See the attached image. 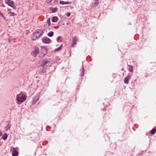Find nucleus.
Masks as SVG:
<instances>
[{"label": "nucleus", "mask_w": 156, "mask_h": 156, "mask_svg": "<svg viewBox=\"0 0 156 156\" xmlns=\"http://www.w3.org/2000/svg\"><path fill=\"white\" fill-rule=\"evenodd\" d=\"M41 33L40 31H36L31 36V38L33 40H35L39 38L41 36Z\"/></svg>", "instance_id": "1"}, {"label": "nucleus", "mask_w": 156, "mask_h": 156, "mask_svg": "<svg viewBox=\"0 0 156 156\" xmlns=\"http://www.w3.org/2000/svg\"><path fill=\"white\" fill-rule=\"evenodd\" d=\"M79 40L78 37L76 36H74L72 40V44L71 45V47L73 48L75 47L76 44L77 42L79 41Z\"/></svg>", "instance_id": "2"}, {"label": "nucleus", "mask_w": 156, "mask_h": 156, "mask_svg": "<svg viewBox=\"0 0 156 156\" xmlns=\"http://www.w3.org/2000/svg\"><path fill=\"white\" fill-rule=\"evenodd\" d=\"M47 53L46 49L44 48H42L41 50L40 57H42Z\"/></svg>", "instance_id": "3"}, {"label": "nucleus", "mask_w": 156, "mask_h": 156, "mask_svg": "<svg viewBox=\"0 0 156 156\" xmlns=\"http://www.w3.org/2000/svg\"><path fill=\"white\" fill-rule=\"evenodd\" d=\"M6 3L8 5L12 8L14 9H16V7L13 4V2H12L10 0H8Z\"/></svg>", "instance_id": "4"}, {"label": "nucleus", "mask_w": 156, "mask_h": 156, "mask_svg": "<svg viewBox=\"0 0 156 156\" xmlns=\"http://www.w3.org/2000/svg\"><path fill=\"white\" fill-rule=\"evenodd\" d=\"M39 48L37 47H36L35 48L34 50L32 52L31 54L33 56L36 57L37 55L39 53Z\"/></svg>", "instance_id": "5"}, {"label": "nucleus", "mask_w": 156, "mask_h": 156, "mask_svg": "<svg viewBox=\"0 0 156 156\" xmlns=\"http://www.w3.org/2000/svg\"><path fill=\"white\" fill-rule=\"evenodd\" d=\"M16 99L19 101H23L26 100V98L24 96H21L20 97H19L18 95H17Z\"/></svg>", "instance_id": "6"}, {"label": "nucleus", "mask_w": 156, "mask_h": 156, "mask_svg": "<svg viewBox=\"0 0 156 156\" xmlns=\"http://www.w3.org/2000/svg\"><path fill=\"white\" fill-rule=\"evenodd\" d=\"M42 41L44 43L48 44L50 42L51 40L47 37H44L42 39Z\"/></svg>", "instance_id": "7"}, {"label": "nucleus", "mask_w": 156, "mask_h": 156, "mask_svg": "<svg viewBox=\"0 0 156 156\" xmlns=\"http://www.w3.org/2000/svg\"><path fill=\"white\" fill-rule=\"evenodd\" d=\"M131 76L128 75L124 79V83L126 84H128L129 82V80L131 78Z\"/></svg>", "instance_id": "8"}, {"label": "nucleus", "mask_w": 156, "mask_h": 156, "mask_svg": "<svg viewBox=\"0 0 156 156\" xmlns=\"http://www.w3.org/2000/svg\"><path fill=\"white\" fill-rule=\"evenodd\" d=\"M39 99V96L38 95H36L33 98V99L32 100V102L33 104H34L36 103Z\"/></svg>", "instance_id": "9"}, {"label": "nucleus", "mask_w": 156, "mask_h": 156, "mask_svg": "<svg viewBox=\"0 0 156 156\" xmlns=\"http://www.w3.org/2000/svg\"><path fill=\"white\" fill-rule=\"evenodd\" d=\"M94 2H92L91 4V6L92 7H96L98 5L97 0H93Z\"/></svg>", "instance_id": "10"}, {"label": "nucleus", "mask_w": 156, "mask_h": 156, "mask_svg": "<svg viewBox=\"0 0 156 156\" xmlns=\"http://www.w3.org/2000/svg\"><path fill=\"white\" fill-rule=\"evenodd\" d=\"M58 20V18L56 16H53L52 18L51 21L53 22H56Z\"/></svg>", "instance_id": "11"}, {"label": "nucleus", "mask_w": 156, "mask_h": 156, "mask_svg": "<svg viewBox=\"0 0 156 156\" xmlns=\"http://www.w3.org/2000/svg\"><path fill=\"white\" fill-rule=\"evenodd\" d=\"M60 4H62V5H65V4H71V2H64L62 1H60L59 2Z\"/></svg>", "instance_id": "12"}, {"label": "nucleus", "mask_w": 156, "mask_h": 156, "mask_svg": "<svg viewBox=\"0 0 156 156\" xmlns=\"http://www.w3.org/2000/svg\"><path fill=\"white\" fill-rule=\"evenodd\" d=\"M48 62V61L47 59H45L43 60L42 61V65L44 66Z\"/></svg>", "instance_id": "13"}, {"label": "nucleus", "mask_w": 156, "mask_h": 156, "mask_svg": "<svg viewBox=\"0 0 156 156\" xmlns=\"http://www.w3.org/2000/svg\"><path fill=\"white\" fill-rule=\"evenodd\" d=\"M12 154V156H17L18 155V152L16 151H13Z\"/></svg>", "instance_id": "14"}, {"label": "nucleus", "mask_w": 156, "mask_h": 156, "mask_svg": "<svg viewBox=\"0 0 156 156\" xmlns=\"http://www.w3.org/2000/svg\"><path fill=\"white\" fill-rule=\"evenodd\" d=\"M8 135L7 133H5L2 136V139L5 140L7 138Z\"/></svg>", "instance_id": "15"}, {"label": "nucleus", "mask_w": 156, "mask_h": 156, "mask_svg": "<svg viewBox=\"0 0 156 156\" xmlns=\"http://www.w3.org/2000/svg\"><path fill=\"white\" fill-rule=\"evenodd\" d=\"M62 47V44H61V46L59 48H56L55 50V51L56 52V51H60Z\"/></svg>", "instance_id": "16"}, {"label": "nucleus", "mask_w": 156, "mask_h": 156, "mask_svg": "<svg viewBox=\"0 0 156 156\" xmlns=\"http://www.w3.org/2000/svg\"><path fill=\"white\" fill-rule=\"evenodd\" d=\"M81 69H82L81 70V69L80 70V71H81L80 73V75H81V76H82L84 74V69L83 67H82L81 68Z\"/></svg>", "instance_id": "17"}, {"label": "nucleus", "mask_w": 156, "mask_h": 156, "mask_svg": "<svg viewBox=\"0 0 156 156\" xmlns=\"http://www.w3.org/2000/svg\"><path fill=\"white\" fill-rule=\"evenodd\" d=\"M54 34V33L52 31H50L49 32L48 34V36L51 37H52Z\"/></svg>", "instance_id": "18"}, {"label": "nucleus", "mask_w": 156, "mask_h": 156, "mask_svg": "<svg viewBox=\"0 0 156 156\" xmlns=\"http://www.w3.org/2000/svg\"><path fill=\"white\" fill-rule=\"evenodd\" d=\"M11 127V125L9 124H8L7 126H6L5 129L7 131Z\"/></svg>", "instance_id": "19"}, {"label": "nucleus", "mask_w": 156, "mask_h": 156, "mask_svg": "<svg viewBox=\"0 0 156 156\" xmlns=\"http://www.w3.org/2000/svg\"><path fill=\"white\" fill-rule=\"evenodd\" d=\"M156 132V129H153L151 131V133L154 134Z\"/></svg>", "instance_id": "20"}, {"label": "nucleus", "mask_w": 156, "mask_h": 156, "mask_svg": "<svg viewBox=\"0 0 156 156\" xmlns=\"http://www.w3.org/2000/svg\"><path fill=\"white\" fill-rule=\"evenodd\" d=\"M47 23L48 26H49L50 25L51 23H50V18L48 19L47 20Z\"/></svg>", "instance_id": "21"}, {"label": "nucleus", "mask_w": 156, "mask_h": 156, "mask_svg": "<svg viewBox=\"0 0 156 156\" xmlns=\"http://www.w3.org/2000/svg\"><path fill=\"white\" fill-rule=\"evenodd\" d=\"M2 0H0V6H2L3 7H5V5L4 4H3V3H2Z\"/></svg>", "instance_id": "22"}, {"label": "nucleus", "mask_w": 156, "mask_h": 156, "mask_svg": "<svg viewBox=\"0 0 156 156\" xmlns=\"http://www.w3.org/2000/svg\"><path fill=\"white\" fill-rule=\"evenodd\" d=\"M0 15L3 18V19H5V18L3 15V13H1L0 12Z\"/></svg>", "instance_id": "23"}, {"label": "nucleus", "mask_w": 156, "mask_h": 156, "mask_svg": "<svg viewBox=\"0 0 156 156\" xmlns=\"http://www.w3.org/2000/svg\"><path fill=\"white\" fill-rule=\"evenodd\" d=\"M61 37L60 36H59L57 37V42H59V40L60 39Z\"/></svg>", "instance_id": "24"}, {"label": "nucleus", "mask_w": 156, "mask_h": 156, "mask_svg": "<svg viewBox=\"0 0 156 156\" xmlns=\"http://www.w3.org/2000/svg\"><path fill=\"white\" fill-rule=\"evenodd\" d=\"M10 15L12 16H14L16 15V14L14 12H12V14Z\"/></svg>", "instance_id": "25"}, {"label": "nucleus", "mask_w": 156, "mask_h": 156, "mask_svg": "<svg viewBox=\"0 0 156 156\" xmlns=\"http://www.w3.org/2000/svg\"><path fill=\"white\" fill-rule=\"evenodd\" d=\"M70 15V12H68L66 14V16L68 17H69Z\"/></svg>", "instance_id": "26"}, {"label": "nucleus", "mask_w": 156, "mask_h": 156, "mask_svg": "<svg viewBox=\"0 0 156 156\" xmlns=\"http://www.w3.org/2000/svg\"><path fill=\"white\" fill-rule=\"evenodd\" d=\"M52 1V0H46V1L48 3H50L51 2V1Z\"/></svg>", "instance_id": "27"}, {"label": "nucleus", "mask_w": 156, "mask_h": 156, "mask_svg": "<svg viewBox=\"0 0 156 156\" xmlns=\"http://www.w3.org/2000/svg\"><path fill=\"white\" fill-rule=\"evenodd\" d=\"M56 11L55 9L54 10H52V12L54 13Z\"/></svg>", "instance_id": "28"}, {"label": "nucleus", "mask_w": 156, "mask_h": 156, "mask_svg": "<svg viewBox=\"0 0 156 156\" xmlns=\"http://www.w3.org/2000/svg\"><path fill=\"white\" fill-rule=\"evenodd\" d=\"M129 70L130 72H132L133 71L132 69H130V68L129 69Z\"/></svg>", "instance_id": "29"}, {"label": "nucleus", "mask_w": 156, "mask_h": 156, "mask_svg": "<svg viewBox=\"0 0 156 156\" xmlns=\"http://www.w3.org/2000/svg\"><path fill=\"white\" fill-rule=\"evenodd\" d=\"M2 134V132L0 131V136H1Z\"/></svg>", "instance_id": "30"}, {"label": "nucleus", "mask_w": 156, "mask_h": 156, "mask_svg": "<svg viewBox=\"0 0 156 156\" xmlns=\"http://www.w3.org/2000/svg\"><path fill=\"white\" fill-rule=\"evenodd\" d=\"M2 144V143L1 142H0V146Z\"/></svg>", "instance_id": "31"}, {"label": "nucleus", "mask_w": 156, "mask_h": 156, "mask_svg": "<svg viewBox=\"0 0 156 156\" xmlns=\"http://www.w3.org/2000/svg\"><path fill=\"white\" fill-rule=\"evenodd\" d=\"M34 37H35V36H34Z\"/></svg>", "instance_id": "32"}]
</instances>
